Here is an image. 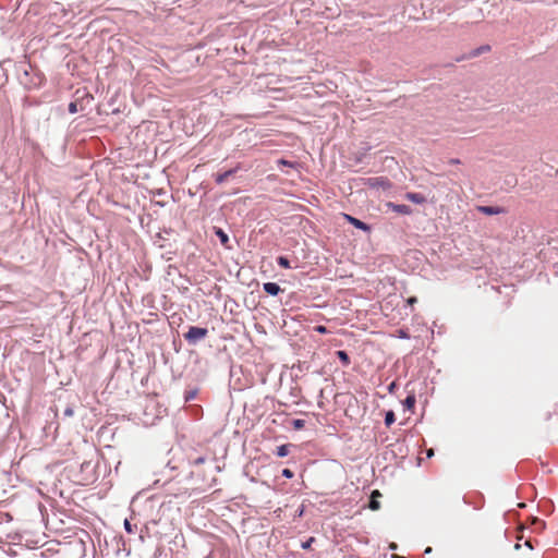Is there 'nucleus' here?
Instances as JSON below:
<instances>
[{"label": "nucleus", "mask_w": 558, "mask_h": 558, "mask_svg": "<svg viewBox=\"0 0 558 558\" xmlns=\"http://www.w3.org/2000/svg\"><path fill=\"white\" fill-rule=\"evenodd\" d=\"M208 335V329L199 326H190L187 331L183 333L184 340L190 345H196L199 341L204 340Z\"/></svg>", "instance_id": "1"}, {"label": "nucleus", "mask_w": 558, "mask_h": 558, "mask_svg": "<svg viewBox=\"0 0 558 558\" xmlns=\"http://www.w3.org/2000/svg\"><path fill=\"white\" fill-rule=\"evenodd\" d=\"M365 185H367L371 189H383L384 191H386L391 187V182L386 177H371L365 179Z\"/></svg>", "instance_id": "2"}, {"label": "nucleus", "mask_w": 558, "mask_h": 558, "mask_svg": "<svg viewBox=\"0 0 558 558\" xmlns=\"http://www.w3.org/2000/svg\"><path fill=\"white\" fill-rule=\"evenodd\" d=\"M343 218L347 222H349L350 225H352L354 228H356L359 230H362L364 232H371V230H372L371 225H368L349 214H343Z\"/></svg>", "instance_id": "3"}, {"label": "nucleus", "mask_w": 558, "mask_h": 558, "mask_svg": "<svg viewBox=\"0 0 558 558\" xmlns=\"http://www.w3.org/2000/svg\"><path fill=\"white\" fill-rule=\"evenodd\" d=\"M476 210L486 216H494L499 214H505L506 208L500 206H488V205H480L476 207Z\"/></svg>", "instance_id": "4"}, {"label": "nucleus", "mask_w": 558, "mask_h": 558, "mask_svg": "<svg viewBox=\"0 0 558 558\" xmlns=\"http://www.w3.org/2000/svg\"><path fill=\"white\" fill-rule=\"evenodd\" d=\"M386 207L399 215H411L413 213L412 208L405 204H396L392 202H388Z\"/></svg>", "instance_id": "5"}, {"label": "nucleus", "mask_w": 558, "mask_h": 558, "mask_svg": "<svg viewBox=\"0 0 558 558\" xmlns=\"http://www.w3.org/2000/svg\"><path fill=\"white\" fill-rule=\"evenodd\" d=\"M240 169H241V165L239 163V165H238L236 167H234V168H231V169H229V170H226V171H223V172H221V173H217V174L215 175V182H216L217 184H222V183H225L229 178L234 177V175H235V173H236Z\"/></svg>", "instance_id": "6"}, {"label": "nucleus", "mask_w": 558, "mask_h": 558, "mask_svg": "<svg viewBox=\"0 0 558 558\" xmlns=\"http://www.w3.org/2000/svg\"><path fill=\"white\" fill-rule=\"evenodd\" d=\"M214 233L219 239L220 244L225 248L232 250V246L230 245L229 235L223 229H221L219 227H214Z\"/></svg>", "instance_id": "7"}, {"label": "nucleus", "mask_w": 558, "mask_h": 558, "mask_svg": "<svg viewBox=\"0 0 558 558\" xmlns=\"http://www.w3.org/2000/svg\"><path fill=\"white\" fill-rule=\"evenodd\" d=\"M263 290L271 296H276L282 291L281 287L277 282H270V281L265 282L263 284Z\"/></svg>", "instance_id": "8"}, {"label": "nucleus", "mask_w": 558, "mask_h": 558, "mask_svg": "<svg viewBox=\"0 0 558 558\" xmlns=\"http://www.w3.org/2000/svg\"><path fill=\"white\" fill-rule=\"evenodd\" d=\"M404 197L414 204H424L426 202V197L423 194L416 192H408L405 193Z\"/></svg>", "instance_id": "9"}, {"label": "nucleus", "mask_w": 558, "mask_h": 558, "mask_svg": "<svg viewBox=\"0 0 558 558\" xmlns=\"http://www.w3.org/2000/svg\"><path fill=\"white\" fill-rule=\"evenodd\" d=\"M291 447H293L292 444H283L277 447L275 453L279 458H284L290 453Z\"/></svg>", "instance_id": "10"}, {"label": "nucleus", "mask_w": 558, "mask_h": 558, "mask_svg": "<svg viewBox=\"0 0 558 558\" xmlns=\"http://www.w3.org/2000/svg\"><path fill=\"white\" fill-rule=\"evenodd\" d=\"M415 403H416V398L414 395H408L402 402L404 410H408V411H413V409L415 408Z\"/></svg>", "instance_id": "11"}, {"label": "nucleus", "mask_w": 558, "mask_h": 558, "mask_svg": "<svg viewBox=\"0 0 558 558\" xmlns=\"http://www.w3.org/2000/svg\"><path fill=\"white\" fill-rule=\"evenodd\" d=\"M336 354L343 366H348L351 363L350 356L345 351L338 350Z\"/></svg>", "instance_id": "12"}, {"label": "nucleus", "mask_w": 558, "mask_h": 558, "mask_svg": "<svg viewBox=\"0 0 558 558\" xmlns=\"http://www.w3.org/2000/svg\"><path fill=\"white\" fill-rule=\"evenodd\" d=\"M276 262H277L278 266H280L281 268H284V269L292 268L291 263L287 256L280 255L276 258Z\"/></svg>", "instance_id": "13"}, {"label": "nucleus", "mask_w": 558, "mask_h": 558, "mask_svg": "<svg viewBox=\"0 0 558 558\" xmlns=\"http://www.w3.org/2000/svg\"><path fill=\"white\" fill-rule=\"evenodd\" d=\"M531 524L534 526L536 531H543L546 527L545 521L537 517H532Z\"/></svg>", "instance_id": "14"}, {"label": "nucleus", "mask_w": 558, "mask_h": 558, "mask_svg": "<svg viewBox=\"0 0 558 558\" xmlns=\"http://www.w3.org/2000/svg\"><path fill=\"white\" fill-rule=\"evenodd\" d=\"M384 422L387 427L391 426L396 422V414L392 410H389L385 413Z\"/></svg>", "instance_id": "15"}, {"label": "nucleus", "mask_w": 558, "mask_h": 558, "mask_svg": "<svg viewBox=\"0 0 558 558\" xmlns=\"http://www.w3.org/2000/svg\"><path fill=\"white\" fill-rule=\"evenodd\" d=\"M197 392H198V390L196 388L185 390L184 396H183L184 401L190 402V401L194 400Z\"/></svg>", "instance_id": "16"}, {"label": "nucleus", "mask_w": 558, "mask_h": 558, "mask_svg": "<svg viewBox=\"0 0 558 558\" xmlns=\"http://www.w3.org/2000/svg\"><path fill=\"white\" fill-rule=\"evenodd\" d=\"M490 49V47L488 45H484V46H481L476 49H473L471 52H470V57L471 58H474V57H477L480 56L481 53L485 52V51H488Z\"/></svg>", "instance_id": "17"}, {"label": "nucleus", "mask_w": 558, "mask_h": 558, "mask_svg": "<svg viewBox=\"0 0 558 558\" xmlns=\"http://www.w3.org/2000/svg\"><path fill=\"white\" fill-rule=\"evenodd\" d=\"M316 542V538L314 536L308 537L306 541L301 543V548L304 550H310L312 548V545Z\"/></svg>", "instance_id": "18"}, {"label": "nucleus", "mask_w": 558, "mask_h": 558, "mask_svg": "<svg viewBox=\"0 0 558 558\" xmlns=\"http://www.w3.org/2000/svg\"><path fill=\"white\" fill-rule=\"evenodd\" d=\"M291 426L293 427V429H295V430H300V429L304 428V426H305V421H304V420H301V418H294V420H292V422H291Z\"/></svg>", "instance_id": "19"}, {"label": "nucleus", "mask_w": 558, "mask_h": 558, "mask_svg": "<svg viewBox=\"0 0 558 558\" xmlns=\"http://www.w3.org/2000/svg\"><path fill=\"white\" fill-rule=\"evenodd\" d=\"M74 415V407L72 404H68L63 411L64 417H72Z\"/></svg>", "instance_id": "20"}, {"label": "nucleus", "mask_w": 558, "mask_h": 558, "mask_svg": "<svg viewBox=\"0 0 558 558\" xmlns=\"http://www.w3.org/2000/svg\"><path fill=\"white\" fill-rule=\"evenodd\" d=\"M124 529L128 533H133L136 529V525H132L131 522L128 519H125L124 520Z\"/></svg>", "instance_id": "21"}, {"label": "nucleus", "mask_w": 558, "mask_h": 558, "mask_svg": "<svg viewBox=\"0 0 558 558\" xmlns=\"http://www.w3.org/2000/svg\"><path fill=\"white\" fill-rule=\"evenodd\" d=\"M68 110H69L70 113H76L78 111L77 102L76 101H71L69 104Z\"/></svg>", "instance_id": "22"}, {"label": "nucleus", "mask_w": 558, "mask_h": 558, "mask_svg": "<svg viewBox=\"0 0 558 558\" xmlns=\"http://www.w3.org/2000/svg\"><path fill=\"white\" fill-rule=\"evenodd\" d=\"M281 475L286 478H292L294 476V472L290 469H283L281 471Z\"/></svg>", "instance_id": "23"}, {"label": "nucleus", "mask_w": 558, "mask_h": 558, "mask_svg": "<svg viewBox=\"0 0 558 558\" xmlns=\"http://www.w3.org/2000/svg\"><path fill=\"white\" fill-rule=\"evenodd\" d=\"M379 507H380L379 501H377V500H371V501H369V508H371L372 510H378V509H379Z\"/></svg>", "instance_id": "24"}, {"label": "nucleus", "mask_w": 558, "mask_h": 558, "mask_svg": "<svg viewBox=\"0 0 558 558\" xmlns=\"http://www.w3.org/2000/svg\"><path fill=\"white\" fill-rule=\"evenodd\" d=\"M206 461V458L205 457H198L196 458L194 461H193V464L194 465H198V464H202Z\"/></svg>", "instance_id": "25"}, {"label": "nucleus", "mask_w": 558, "mask_h": 558, "mask_svg": "<svg viewBox=\"0 0 558 558\" xmlns=\"http://www.w3.org/2000/svg\"><path fill=\"white\" fill-rule=\"evenodd\" d=\"M315 330L319 333H326L327 332V328L325 326H322V325H318L315 327Z\"/></svg>", "instance_id": "26"}, {"label": "nucleus", "mask_w": 558, "mask_h": 558, "mask_svg": "<svg viewBox=\"0 0 558 558\" xmlns=\"http://www.w3.org/2000/svg\"><path fill=\"white\" fill-rule=\"evenodd\" d=\"M399 337H400L401 339H408V338H409V335H408V332H407V331H404V330H402V329H401V330H399Z\"/></svg>", "instance_id": "27"}, {"label": "nucleus", "mask_w": 558, "mask_h": 558, "mask_svg": "<svg viewBox=\"0 0 558 558\" xmlns=\"http://www.w3.org/2000/svg\"><path fill=\"white\" fill-rule=\"evenodd\" d=\"M280 163H282V165H284V166H289V167H293V166H294V163H293V162L288 161V160H284V159H281V160H280Z\"/></svg>", "instance_id": "28"}, {"label": "nucleus", "mask_w": 558, "mask_h": 558, "mask_svg": "<svg viewBox=\"0 0 558 558\" xmlns=\"http://www.w3.org/2000/svg\"><path fill=\"white\" fill-rule=\"evenodd\" d=\"M416 301H417V299L415 296H411L408 299V303L411 305L414 304Z\"/></svg>", "instance_id": "29"}, {"label": "nucleus", "mask_w": 558, "mask_h": 558, "mask_svg": "<svg viewBox=\"0 0 558 558\" xmlns=\"http://www.w3.org/2000/svg\"><path fill=\"white\" fill-rule=\"evenodd\" d=\"M396 386H397V384H396L395 381H393V383H391V384L389 385V387H388L389 392H392V391H393V389L396 388Z\"/></svg>", "instance_id": "30"}, {"label": "nucleus", "mask_w": 558, "mask_h": 558, "mask_svg": "<svg viewBox=\"0 0 558 558\" xmlns=\"http://www.w3.org/2000/svg\"><path fill=\"white\" fill-rule=\"evenodd\" d=\"M426 456H427V458H432V457L434 456V449H432V448H430V449H428V450L426 451Z\"/></svg>", "instance_id": "31"}, {"label": "nucleus", "mask_w": 558, "mask_h": 558, "mask_svg": "<svg viewBox=\"0 0 558 558\" xmlns=\"http://www.w3.org/2000/svg\"><path fill=\"white\" fill-rule=\"evenodd\" d=\"M449 163H451V165H458V163H460V160H459V159H454V158H452V159H450V160H449Z\"/></svg>", "instance_id": "32"}, {"label": "nucleus", "mask_w": 558, "mask_h": 558, "mask_svg": "<svg viewBox=\"0 0 558 558\" xmlns=\"http://www.w3.org/2000/svg\"><path fill=\"white\" fill-rule=\"evenodd\" d=\"M389 548H390V549H392V550L397 549V544L391 543V544L389 545Z\"/></svg>", "instance_id": "33"}, {"label": "nucleus", "mask_w": 558, "mask_h": 558, "mask_svg": "<svg viewBox=\"0 0 558 558\" xmlns=\"http://www.w3.org/2000/svg\"><path fill=\"white\" fill-rule=\"evenodd\" d=\"M40 82H41V77H40V76H38V83H33V86H34V87L38 86V85L40 84Z\"/></svg>", "instance_id": "34"}, {"label": "nucleus", "mask_w": 558, "mask_h": 558, "mask_svg": "<svg viewBox=\"0 0 558 558\" xmlns=\"http://www.w3.org/2000/svg\"><path fill=\"white\" fill-rule=\"evenodd\" d=\"M525 545H526L527 547H530L531 549L533 548V547H532V544H531V542H530V541H526V542H525Z\"/></svg>", "instance_id": "35"}, {"label": "nucleus", "mask_w": 558, "mask_h": 558, "mask_svg": "<svg viewBox=\"0 0 558 558\" xmlns=\"http://www.w3.org/2000/svg\"><path fill=\"white\" fill-rule=\"evenodd\" d=\"M429 553H432V548H430V547H427V548L425 549V554H429Z\"/></svg>", "instance_id": "36"}, {"label": "nucleus", "mask_w": 558, "mask_h": 558, "mask_svg": "<svg viewBox=\"0 0 558 558\" xmlns=\"http://www.w3.org/2000/svg\"><path fill=\"white\" fill-rule=\"evenodd\" d=\"M391 558H405V557L399 556V555H392Z\"/></svg>", "instance_id": "37"}, {"label": "nucleus", "mask_w": 558, "mask_h": 558, "mask_svg": "<svg viewBox=\"0 0 558 558\" xmlns=\"http://www.w3.org/2000/svg\"><path fill=\"white\" fill-rule=\"evenodd\" d=\"M515 549H520L521 548V545L519 543L515 544L514 546Z\"/></svg>", "instance_id": "38"}, {"label": "nucleus", "mask_w": 558, "mask_h": 558, "mask_svg": "<svg viewBox=\"0 0 558 558\" xmlns=\"http://www.w3.org/2000/svg\"><path fill=\"white\" fill-rule=\"evenodd\" d=\"M24 75H25V76H28V75H29L27 70H25V71H24Z\"/></svg>", "instance_id": "39"}]
</instances>
